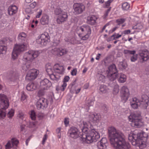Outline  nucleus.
I'll return each instance as SVG.
<instances>
[{
	"label": "nucleus",
	"mask_w": 149,
	"mask_h": 149,
	"mask_svg": "<svg viewBox=\"0 0 149 149\" xmlns=\"http://www.w3.org/2000/svg\"><path fill=\"white\" fill-rule=\"evenodd\" d=\"M109 139L112 146L116 149H130V145L126 142L123 133L113 127L108 129Z\"/></svg>",
	"instance_id": "nucleus-1"
},
{
	"label": "nucleus",
	"mask_w": 149,
	"mask_h": 149,
	"mask_svg": "<svg viewBox=\"0 0 149 149\" xmlns=\"http://www.w3.org/2000/svg\"><path fill=\"white\" fill-rule=\"evenodd\" d=\"M80 130L82 132L81 134L82 135L81 138L84 141L85 143H91L96 142L100 138L98 133L94 129L91 127L89 129L87 123L83 121H81L79 124Z\"/></svg>",
	"instance_id": "nucleus-2"
},
{
	"label": "nucleus",
	"mask_w": 149,
	"mask_h": 149,
	"mask_svg": "<svg viewBox=\"0 0 149 149\" xmlns=\"http://www.w3.org/2000/svg\"><path fill=\"white\" fill-rule=\"evenodd\" d=\"M40 52L38 51L30 50L26 52L23 57L24 61L27 62L23 64L22 66V69L26 71L30 69L31 65L30 62H31L34 59L37 57L39 55Z\"/></svg>",
	"instance_id": "nucleus-3"
},
{
	"label": "nucleus",
	"mask_w": 149,
	"mask_h": 149,
	"mask_svg": "<svg viewBox=\"0 0 149 149\" xmlns=\"http://www.w3.org/2000/svg\"><path fill=\"white\" fill-rule=\"evenodd\" d=\"M149 102L148 96L144 95L142 96L140 101L136 97L132 98L130 104L132 108L134 109H137L138 107L146 109L148 105Z\"/></svg>",
	"instance_id": "nucleus-4"
},
{
	"label": "nucleus",
	"mask_w": 149,
	"mask_h": 149,
	"mask_svg": "<svg viewBox=\"0 0 149 149\" xmlns=\"http://www.w3.org/2000/svg\"><path fill=\"white\" fill-rule=\"evenodd\" d=\"M148 137V135L146 133H138L136 138L131 142L133 145L139 147L140 149H143L146 146Z\"/></svg>",
	"instance_id": "nucleus-5"
},
{
	"label": "nucleus",
	"mask_w": 149,
	"mask_h": 149,
	"mask_svg": "<svg viewBox=\"0 0 149 149\" xmlns=\"http://www.w3.org/2000/svg\"><path fill=\"white\" fill-rule=\"evenodd\" d=\"M140 116V114L135 113H131L129 116V120L131 122V124L132 127L139 128L143 125Z\"/></svg>",
	"instance_id": "nucleus-6"
},
{
	"label": "nucleus",
	"mask_w": 149,
	"mask_h": 149,
	"mask_svg": "<svg viewBox=\"0 0 149 149\" xmlns=\"http://www.w3.org/2000/svg\"><path fill=\"white\" fill-rule=\"evenodd\" d=\"M54 12L55 15H58L57 21L58 24L64 22L68 17L66 13L64 11L59 7L55 8Z\"/></svg>",
	"instance_id": "nucleus-7"
},
{
	"label": "nucleus",
	"mask_w": 149,
	"mask_h": 149,
	"mask_svg": "<svg viewBox=\"0 0 149 149\" xmlns=\"http://www.w3.org/2000/svg\"><path fill=\"white\" fill-rule=\"evenodd\" d=\"M107 71V77L108 79L111 81H115L117 77L118 73V71L115 65L113 64L109 66Z\"/></svg>",
	"instance_id": "nucleus-8"
},
{
	"label": "nucleus",
	"mask_w": 149,
	"mask_h": 149,
	"mask_svg": "<svg viewBox=\"0 0 149 149\" xmlns=\"http://www.w3.org/2000/svg\"><path fill=\"white\" fill-rule=\"evenodd\" d=\"M38 38L36 40L37 43L43 46L46 45L50 41V37L48 33L47 32L41 34L38 36Z\"/></svg>",
	"instance_id": "nucleus-9"
},
{
	"label": "nucleus",
	"mask_w": 149,
	"mask_h": 149,
	"mask_svg": "<svg viewBox=\"0 0 149 149\" xmlns=\"http://www.w3.org/2000/svg\"><path fill=\"white\" fill-rule=\"evenodd\" d=\"M26 47L24 44H17L15 45L12 54V58L13 59L17 58L18 54L21 52L24 51Z\"/></svg>",
	"instance_id": "nucleus-10"
},
{
	"label": "nucleus",
	"mask_w": 149,
	"mask_h": 149,
	"mask_svg": "<svg viewBox=\"0 0 149 149\" xmlns=\"http://www.w3.org/2000/svg\"><path fill=\"white\" fill-rule=\"evenodd\" d=\"M36 105L38 110L45 109L47 107V100L43 97L40 98L36 102Z\"/></svg>",
	"instance_id": "nucleus-11"
},
{
	"label": "nucleus",
	"mask_w": 149,
	"mask_h": 149,
	"mask_svg": "<svg viewBox=\"0 0 149 149\" xmlns=\"http://www.w3.org/2000/svg\"><path fill=\"white\" fill-rule=\"evenodd\" d=\"M139 58L142 63L149 59V52L146 49L141 50L139 53Z\"/></svg>",
	"instance_id": "nucleus-12"
},
{
	"label": "nucleus",
	"mask_w": 149,
	"mask_h": 149,
	"mask_svg": "<svg viewBox=\"0 0 149 149\" xmlns=\"http://www.w3.org/2000/svg\"><path fill=\"white\" fill-rule=\"evenodd\" d=\"M78 129L74 127H71L68 132V136L74 139H76L79 136Z\"/></svg>",
	"instance_id": "nucleus-13"
},
{
	"label": "nucleus",
	"mask_w": 149,
	"mask_h": 149,
	"mask_svg": "<svg viewBox=\"0 0 149 149\" xmlns=\"http://www.w3.org/2000/svg\"><path fill=\"white\" fill-rule=\"evenodd\" d=\"M77 79H75L69 86L68 88L72 93H78L81 90L80 88H77L78 84L76 83Z\"/></svg>",
	"instance_id": "nucleus-14"
},
{
	"label": "nucleus",
	"mask_w": 149,
	"mask_h": 149,
	"mask_svg": "<svg viewBox=\"0 0 149 149\" xmlns=\"http://www.w3.org/2000/svg\"><path fill=\"white\" fill-rule=\"evenodd\" d=\"M39 71L36 69H32L29 71L27 74L26 78L29 80L31 81L36 78Z\"/></svg>",
	"instance_id": "nucleus-15"
},
{
	"label": "nucleus",
	"mask_w": 149,
	"mask_h": 149,
	"mask_svg": "<svg viewBox=\"0 0 149 149\" xmlns=\"http://www.w3.org/2000/svg\"><path fill=\"white\" fill-rule=\"evenodd\" d=\"M120 93L121 96L123 100H126L128 99L130 93L127 86H123L120 89Z\"/></svg>",
	"instance_id": "nucleus-16"
},
{
	"label": "nucleus",
	"mask_w": 149,
	"mask_h": 149,
	"mask_svg": "<svg viewBox=\"0 0 149 149\" xmlns=\"http://www.w3.org/2000/svg\"><path fill=\"white\" fill-rule=\"evenodd\" d=\"M74 13L78 14L81 13L84 10L85 7L82 4L75 3L73 6Z\"/></svg>",
	"instance_id": "nucleus-17"
},
{
	"label": "nucleus",
	"mask_w": 149,
	"mask_h": 149,
	"mask_svg": "<svg viewBox=\"0 0 149 149\" xmlns=\"http://www.w3.org/2000/svg\"><path fill=\"white\" fill-rule=\"evenodd\" d=\"M52 85L51 82L47 79L42 80L40 82V87L42 89H47Z\"/></svg>",
	"instance_id": "nucleus-18"
},
{
	"label": "nucleus",
	"mask_w": 149,
	"mask_h": 149,
	"mask_svg": "<svg viewBox=\"0 0 149 149\" xmlns=\"http://www.w3.org/2000/svg\"><path fill=\"white\" fill-rule=\"evenodd\" d=\"M7 78L11 81H17L19 79V74L17 72L11 71L8 75Z\"/></svg>",
	"instance_id": "nucleus-19"
},
{
	"label": "nucleus",
	"mask_w": 149,
	"mask_h": 149,
	"mask_svg": "<svg viewBox=\"0 0 149 149\" xmlns=\"http://www.w3.org/2000/svg\"><path fill=\"white\" fill-rule=\"evenodd\" d=\"M0 102L1 104L3 103L6 108H8L9 105V100L7 97L3 94H0Z\"/></svg>",
	"instance_id": "nucleus-20"
},
{
	"label": "nucleus",
	"mask_w": 149,
	"mask_h": 149,
	"mask_svg": "<svg viewBox=\"0 0 149 149\" xmlns=\"http://www.w3.org/2000/svg\"><path fill=\"white\" fill-rule=\"evenodd\" d=\"M107 140L106 138H103L97 143V146L99 149H107Z\"/></svg>",
	"instance_id": "nucleus-21"
},
{
	"label": "nucleus",
	"mask_w": 149,
	"mask_h": 149,
	"mask_svg": "<svg viewBox=\"0 0 149 149\" xmlns=\"http://www.w3.org/2000/svg\"><path fill=\"white\" fill-rule=\"evenodd\" d=\"M101 116L100 114L95 113L90 115L89 117L90 121L93 123L97 122L100 120Z\"/></svg>",
	"instance_id": "nucleus-22"
},
{
	"label": "nucleus",
	"mask_w": 149,
	"mask_h": 149,
	"mask_svg": "<svg viewBox=\"0 0 149 149\" xmlns=\"http://www.w3.org/2000/svg\"><path fill=\"white\" fill-rule=\"evenodd\" d=\"M109 83V85L111 87H114L113 93L114 94H116L119 91V86L116 84V82L113 81H110Z\"/></svg>",
	"instance_id": "nucleus-23"
},
{
	"label": "nucleus",
	"mask_w": 149,
	"mask_h": 149,
	"mask_svg": "<svg viewBox=\"0 0 149 149\" xmlns=\"http://www.w3.org/2000/svg\"><path fill=\"white\" fill-rule=\"evenodd\" d=\"M17 7L15 5L10 6L8 8V12L9 15H12L15 14L17 12Z\"/></svg>",
	"instance_id": "nucleus-24"
},
{
	"label": "nucleus",
	"mask_w": 149,
	"mask_h": 149,
	"mask_svg": "<svg viewBox=\"0 0 149 149\" xmlns=\"http://www.w3.org/2000/svg\"><path fill=\"white\" fill-rule=\"evenodd\" d=\"M54 72L58 74H62L63 71V67L56 64L53 66Z\"/></svg>",
	"instance_id": "nucleus-25"
},
{
	"label": "nucleus",
	"mask_w": 149,
	"mask_h": 149,
	"mask_svg": "<svg viewBox=\"0 0 149 149\" xmlns=\"http://www.w3.org/2000/svg\"><path fill=\"white\" fill-rule=\"evenodd\" d=\"M97 19V18L95 16L92 15L88 17L87 22L88 24L91 25H94L95 24Z\"/></svg>",
	"instance_id": "nucleus-26"
},
{
	"label": "nucleus",
	"mask_w": 149,
	"mask_h": 149,
	"mask_svg": "<svg viewBox=\"0 0 149 149\" xmlns=\"http://www.w3.org/2000/svg\"><path fill=\"white\" fill-rule=\"evenodd\" d=\"M49 21V17L46 15H43L40 20L41 24L43 25L47 24Z\"/></svg>",
	"instance_id": "nucleus-27"
},
{
	"label": "nucleus",
	"mask_w": 149,
	"mask_h": 149,
	"mask_svg": "<svg viewBox=\"0 0 149 149\" xmlns=\"http://www.w3.org/2000/svg\"><path fill=\"white\" fill-rule=\"evenodd\" d=\"M69 79L70 77L69 76H65L63 79V83L60 88V89L61 91H64L67 85L66 82H68Z\"/></svg>",
	"instance_id": "nucleus-28"
},
{
	"label": "nucleus",
	"mask_w": 149,
	"mask_h": 149,
	"mask_svg": "<svg viewBox=\"0 0 149 149\" xmlns=\"http://www.w3.org/2000/svg\"><path fill=\"white\" fill-rule=\"evenodd\" d=\"M118 77V81L120 83H123L125 82L126 80V76L123 74H120L118 75L117 74V77Z\"/></svg>",
	"instance_id": "nucleus-29"
},
{
	"label": "nucleus",
	"mask_w": 149,
	"mask_h": 149,
	"mask_svg": "<svg viewBox=\"0 0 149 149\" xmlns=\"http://www.w3.org/2000/svg\"><path fill=\"white\" fill-rule=\"evenodd\" d=\"M26 34L24 33H20L18 36V40L19 42H23L26 39Z\"/></svg>",
	"instance_id": "nucleus-30"
},
{
	"label": "nucleus",
	"mask_w": 149,
	"mask_h": 149,
	"mask_svg": "<svg viewBox=\"0 0 149 149\" xmlns=\"http://www.w3.org/2000/svg\"><path fill=\"white\" fill-rule=\"evenodd\" d=\"M46 70L48 74H51L53 73V67L51 65L50 63H47L46 65Z\"/></svg>",
	"instance_id": "nucleus-31"
},
{
	"label": "nucleus",
	"mask_w": 149,
	"mask_h": 149,
	"mask_svg": "<svg viewBox=\"0 0 149 149\" xmlns=\"http://www.w3.org/2000/svg\"><path fill=\"white\" fill-rule=\"evenodd\" d=\"M26 88L28 91H33L36 89V86L34 83H30L27 84L26 87Z\"/></svg>",
	"instance_id": "nucleus-32"
},
{
	"label": "nucleus",
	"mask_w": 149,
	"mask_h": 149,
	"mask_svg": "<svg viewBox=\"0 0 149 149\" xmlns=\"http://www.w3.org/2000/svg\"><path fill=\"white\" fill-rule=\"evenodd\" d=\"M118 66L120 69H125L127 66V65L125 60H123L122 61L119 62Z\"/></svg>",
	"instance_id": "nucleus-33"
},
{
	"label": "nucleus",
	"mask_w": 149,
	"mask_h": 149,
	"mask_svg": "<svg viewBox=\"0 0 149 149\" xmlns=\"http://www.w3.org/2000/svg\"><path fill=\"white\" fill-rule=\"evenodd\" d=\"M84 35L83 33H79L78 36L80 37V39L83 40H86L89 38V36L91 34H88V33L85 34Z\"/></svg>",
	"instance_id": "nucleus-34"
},
{
	"label": "nucleus",
	"mask_w": 149,
	"mask_h": 149,
	"mask_svg": "<svg viewBox=\"0 0 149 149\" xmlns=\"http://www.w3.org/2000/svg\"><path fill=\"white\" fill-rule=\"evenodd\" d=\"M58 56H61L66 54L67 52V51L65 49L58 48Z\"/></svg>",
	"instance_id": "nucleus-35"
},
{
	"label": "nucleus",
	"mask_w": 149,
	"mask_h": 149,
	"mask_svg": "<svg viewBox=\"0 0 149 149\" xmlns=\"http://www.w3.org/2000/svg\"><path fill=\"white\" fill-rule=\"evenodd\" d=\"M10 141L13 148L16 149L17 145L19 143L18 140L15 139H12L11 141Z\"/></svg>",
	"instance_id": "nucleus-36"
},
{
	"label": "nucleus",
	"mask_w": 149,
	"mask_h": 149,
	"mask_svg": "<svg viewBox=\"0 0 149 149\" xmlns=\"http://www.w3.org/2000/svg\"><path fill=\"white\" fill-rule=\"evenodd\" d=\"M7 47L4 45H0V54H5L7 50Z\"/></svg>",
	"instance_id": "nucleus-37"
},
{
	"label": "nucleus",
	"mask_w": 149,
	"mask_h": 149,
	"mask_svg": "<svg viewBox=\"0 0 149 149\" xmlns=\"http://www.w3.org/2000/svg\"><path fill=\"white\" fill-rule=\"evenodd\" d=\"M49 75V77L51 79L54 81V82H57L59 80V78L57 77L56 76L53 74V73L51 74H48Z\"/></svg>",
	"instance_id": "nucleus-38"
},
{
	"label": "nucleus",
	"mask_w": 149,
	"mask_h": 149,
	"mask_svg": "<svg viewBox=\"0 0 149 149\" xmlns=\"http://www.w3.org/2000/svg\"><path fill=\"white\" fill-rule=\"evenodd\" d=\"M6 109H2L0 110V119L4 118L6 116Z\"/></svg>",
	"instance_id": "nucleus-39"
},
{
	"label": "nucleus",
	"mask_w": 149,
	"mask_h": 149,
	"mask_svg": "<svg viewBox=\"0 0 149 149\" xmlns=\"http://www.w3.org/2000/svg\"><path fill=\"white\" fill-rule=\"evenodd\" d=\"M84 34H86L88 33V34H91V30L90 26L88 25H84Z\"/></svg>",
	"instance_id": "nucleus-40"
},
{
	"label": "nucleus",
	"mask_w": 149,
	"mask_h": 149,
	"mask_svg": "<svg viewBox=\"0 0 149 149\" xmlns=\"http://www.w3.org/2000/svg\"><path fill=\"white\" fill-rule=\"evenodd\" d=\"M130 7V4L128 3H124L122 4V8L123 10H127Z\"/></svg>",
	"instance_id": "nucleus-41"
},
{
	"label": "nucleus",
	"mask_w": 149,
	"mask_h": 149,
	"mask_svg": "<svg viewBox=\"0 0 149 149\" xmlns=\"http://www.w3.org/2000/svg\"><path fill=\"white\" fill-rule=\"evenodd\" d=\"M107 89V88L106 86L103 85H101L100 88V91L103 93L106 92Z\"/></svg>",
	"instance_id": "nucleus-42"
},
{
	"label": "nucleus",
	"mask_w": 149,
	"mask_h": 149,
	"mask_svg": "<svg viewBox=\"0 0 149 149\" xmlns=\"http://www.w3.org/2000/svg\"><path fill=\"white\" fill-rule=\"evenodd\" d=\"M136 137L137 135H136L130 134L129 135L128 139L129 141L131 142L135 139L136 138Z\"/></svg>",
	"instance_id": "nucleus-43"
},
{
	"label": "nucleus",
	"mask_w": 149,
	"mask_h": 149,
	"mask_svg": "<svg viewBox=\"0 0 149 149\" xmlns=\"http://www.w3.org/2000/svg\"><path fill=\"white\" fill-rule=\"evenodd\" d=\"M136 51L135 50L131 51L129 50L125 49L123 51V53L125 54H135Z\"/></svg>",
	"instance_id": "nucleus-44"
},
{
	"label": "nucleus",
	"mask_w": 149,
	"mask_h": 149,
	"mask_svg": "<svg viewBox=\"0 0 149 149\" xmlns=\"http://www.w3.org/2000/svg\"><path fill=\"white\" fill-rule=\"evenodd\" d=\"M86 103L88 107L92 106L93 104V99H89L86 101Z\"/></svg>",
	"instance_id": "nucleus-45"
},
{
	"label": "nucleus",
	"mask_w": 149,
	"mask_h": 149,
	"mask_svg": "<svg viewBox=\"0 0 149 149\" xmlns=\"http://www.w3.org/2000/svg\"><path fill=\"white\" fill-rule=\"evenodd\" d=\"M132 55L131 56L130 58V60L132 62H135L137 59V54H131Z\"/></svg>",
	"instance_id": "nucleus-46"
},
{
	"label": "nucleus",
	"mask_w": 149,
	"mask_h": 149,
	"mask_svg": "<svg viewBox=\"0 0 149 149\" xmlns=\"http://www.w3.org/2000/svg\"><path fill=\"white\" fill-rule=\"evenodd\" d=\"M58 48H54L50 50V52L53 54L56 55L58 56Z\"/></svg>",
	"instance_id": "nucleus-47"
},
{
	"label": "nucleus",
	"mask_w": 149,
	"mask_h": 149,
	"mask_svg": "<svg viewBox=\"0 0 149 149\" xmlns=\"http://www.w3.org/2000/svg\"><path fill=\"white\" fill-rule=\"evenodd\" d=\"M126 19L120 18L116 20V22L117 23L118 25L123 23L126 20Z\"/></svg>",
	"instance_id": "nucleus-48"
},
{
	"label": "nucleus",
	"mask_w": 149,
	"mask_h": 149,
	"mask_svg": "<svg viewBox=\"0 0 149 149\" xmlns=\"http://www.w3.org/2000/svg\"><path fill=\"white\" fill-rule=\"evenodd\" d=\"M13 147L10 141H9L5 146V149H10Z\"/></svg>",
	"instance_id": "nucleus-49"
},
{
	"label": "nucleus",
	"mask_w": 149,
	"mask_h": 149,
	"mask_svg": "<svg viewBox=\"0 0 149 149\" xmlns=\"http://www.w3.org/2000/svg\"><path fill=\"white\" fill-rule=\"evenodd\" d=\"M36 115L35 111H32L30 114V116L32 120H34L35 119Z\"/></svg>",
	"instance_id": "nucleus-50"
},
{
	"label": "nucleus",
	"mask_w": 149,
	"mask_h": 149,
	"mask_svg": "<svg viewBox=\"0 0 149 149\" xmlns=\"http://www.w3.org/2000/svg\"><path fill=\"white\" fill-rule=\"evenodd\" d=\"M14 114V111L13 110H12L9 111L7 114V116L9 118H11L12 117Z\"/></svg>",
	"instance_id": "nucleus-51"
},
{
	"label": "nucleus",
	"mask_w": 149,
	"mask_h": 149,
	"mask_svg": "<svg viewBox=\"0 0 149 149\" xmlns=\"http://www.w3.org/2000/svg\"><path fill=\"white\" fill-rule=\"evenodd\" d=\"M111 7H110L104 13V15L103 16V19H105L108 16V14L111 10Z\"/></svg>",
	"instance_id": "nucleus-52"
},
{
	"label": "nucleus",
	"mask_w": 149,
	"mask_h": 149,
	"mask_svg": "<svg viewBox=\"0 0 149 149\" xmlns=\"http://www.w3.org/2000/svg\"><path fill=\"white\" fill-rule=\"evenodd\" d=\"M27 96L25 94L23 93L21 95V100L22 102L24 101L26 98Z\"/></svg>",
	"instance_id": "nucleus-53"
},
{
	"label": "nucleus",
	"mask_w": 149,
	"mask_h": 149,
	"mask_svg": "<svg viewBox=\"0 0 149 149\" xmlns=\"http://www.w3.org/2000/svg\"><path fill=\"white\" fill-rule=\"evenodd\" d=\"M105 78V76L101 74L99 75V77L98 79L99 81H101L102 82H103L104 81Z\"/></svg>",
	"instance_id": "nucleus-54"
},
{
	"label": "nucleus",
	"mask_w": 149,
	"mask_h": 149,
	"mask_svg": "<svg viewBox=\"0 0 149 149\" xmlns=\"http://www.w3.org/2000/svg\"><path fill=\"white\" fill-rule=\"evenodd\" d=\"M113 0H109L105 3L106 7L108 8L110 5V3Z\"/></svg>",
	"instance_id": "nucleus-55"
},
{
	"label": "nucleus",
	"mask_w": 149,
	"mask_h": 149,
	"mask_svg": "<svg viewBox=\"0 0 149 149\" xmlns=\"http://www.w3.org/2000/svg\"><path fill=\"white\" fill-rule=\"evenodd\" d=\"M77 73V69L76 68L74 69L71 71V74L72 76L76 75Z\"/></svg>",
	"instance_id": "nucleus-56"
},
{
	"label": "nucleus",
	"mask_w": 149,
	"mask_h": 149,
	"mask_svg": "<svg viewBox=\"0 0 149 149\" xmlns=\"http://www.w3.org/2000/svg\"><path fill=\"white\" fill-rule=\"evenodd\" d=\"M36 123L35 122H31L29 123V127H33L35 126Z\"/></svg>",
	"instance_id": "nucleus-57"
},
{
	"label": "nucleus",
	"mask_w": 149,
	"mask_h": 149,
	"mask_svg": "<svg viewBox=\"0 0 149 149\" xmlns=\"http://www.w3.org/2000/svg\"><path fill=\"white\" fill-rule=\"evenodd\" d=\"M5 106L3 105V103H0V110H2V109H6L8 108H6Z\"/></svg>",
	"instance_id": "nucleus-58"
},
{
	"label": "nucleus",
	"mask_w": 149,
	"mask_h": 149,
	"mask_svg": "<svg viewBox=\"0 0 149 149\" xmlns=\"http://www.w3.org/2000/svg\"><path fill=\"white\" fill-rule=\"evenodd\" d=\"M24 114L22 112H20L18 115V117L20 119L22 120L24 117Z\"/></svg>",
	"instance_id": "nucleus-59"
},
{
	"label": "nucleus",
	"mask_w": 149,
	"mask_h": 149,
	"mask_svg": "<svg viewBox=\"0 0 149 149\" xmlns=\"http://www.w3.org/2000/svg\"><path fill=\"white\" fill-rule=\"evenodd\" d=\"M38 93L39 96H42L44 94V92L43 90H40L38 91Z\"/></svg>",
	"instance_id": "nucleus-60"
},
{
	"label": "nucleus",
	"mask_w": 149,
	"mask_h": 149,
	"mask_svg": "<svg viewBox=\"0 0 149 149\" xmlns=\"http://www.w3.org/2000/svg\"><path fill=\"white\" fill-rule=\"evenodd\" d=\"M36 3L34 2L30 4L29 6L30 8H34L36 5Z\"/></svg>",
	"instance_id": "nucleus-61"
},
{
	"label": "nucleus",
	"mask_w": 149,
	"mask_h": 149,
	"mask_svg": "<svg viewBox=\"0 0 149 149\" xmlns=\"http://www.w3.org/2000/svg\"><path fill=\"white\" fill-rule=\"evenodd\" d=\"M42 10H40L39 12L37 13V14L36 16V17L37 18H39L40 17V15H42Z\"/></svg>",
	"instance_id": "nucleus-62"
},
{
	"label": "nucleus",
	"mask_w": 149,
	"mask_h": 149,
	"mask_svg": "<svg viewBox=\"0 0 149 149\" xmlns=\"http://www.w3.org/2000/svg\"><path fill=\"white\" fill-rule=\"evenodd\" d=\"M131 32V31L130 30H125L123 31L122 32V34L125 35L129 34Z\"/></svg>",
	"instance_id": "nucleus-63"
},
{
	"label": "nucleus",
	"mask_w": 149,
	"mask_h": 149,
	"mask_svg": "<svg viewBox=\"0 0 149 149\" xmlns=\"http://www.w3.org/2000/svg\"><path fill=\"white\" fill-rule=\"evenodd\" d=\"M59 43V40H56V41H54L53 42V45L54 46H56L58 45Z\"/></svg>",
	"instance_id": "nucleus-64"
}]
</instances>
